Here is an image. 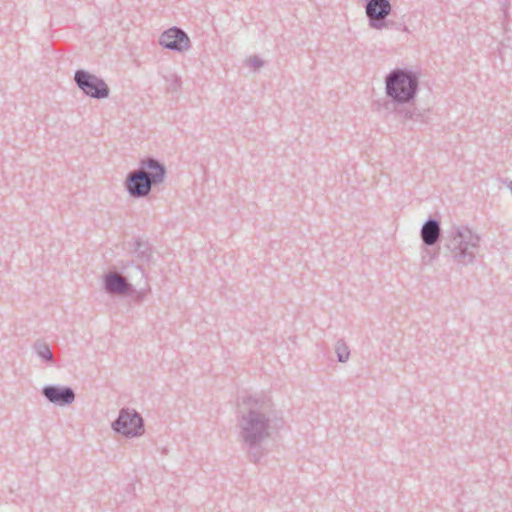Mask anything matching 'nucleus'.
<instances>
[{
	"instance_id": "obj_8",
	"label": "nucleus",
	"mask_w": 512,
	"mask_h": 512,
	"mask_svg": "<svg viewBox=\"0 0 512 512\" xmlns=\"http://www.w3.org/2000/svg\"><path fill=\"white\" fill-rule=\"evenodd\" d=\"M159 44L165 49L182 53L190 48L191 41L183 29L173 26L160 35Z\"/></svg>"
},
{
	"instance_id": "obj_3",
	"label": "nucleus",
	"mask_w": 512,
	"mask_h": 512,
	"mask_svg": "<svg viewBox=\"0 0 512 512\" xmlns=\"http://www.w3.org/2000/svg\"><path fill=\"white\" fill-rule=\"evenodd\" d=\"M481 237L465 225H453L445 238V249L458 266L474 264L480 249Z\"/></svg>"
},
{
	"instance_id": "obj_21",
	"label": "nucleus",
	"mask_w": 512,
	"mask_h": 512,
	"mask_svg": "<svg viewBox=\"0 0 512 512\" xmlns=\"http://www.w3.org/2000/svg\"><path fill=\"white\" fill-rule=\"evenodd\" d=\"M435 257H436V254H433V255H431V257H430V258H431V260H432V259H434Z\"/></svg>"
},
{
	"instance_id": "obj_20",
	"label": "nucleus",
	"mask_w": 512,
	"mask_h": 512,
	"mask_svg": "<svg viewBox=\"0 0 512 512\" xmlns=\"http://www.w3.org/2000/svg\"><path fill=\"white\" fill-rule=\"evenodd\" d=\"M263 64H264L263 60L257 55H254L249 58V65L251 67H253L254 69L261 68L263 66Z\"/></svg>"
},
{
	"instance_id": "obj_7",
	"label": "nucleus",
	"mask_w": 512,
	"mask_h": 512,
	"mask_svg": "<svg viewBox=\"0 0 512 512\" xmlns=\"http://www.w3.org/2000/svg\"><path fill=\"white\" fill-rule=\"evenodd\" d=\"M392 5L389 0H366L365 13L371 28L382 30L390 24L386 18L391 14Z\"/></svg>"
},
{
	"instance_id": "obj_17",
	"label": "nucleus",
	"mask_w": 512,
	"mask_h": 512,
	"mask_svg": "<svg viewBox=\"0 0 512 512\" xmlns=\"http://www.w3.org/2000/svg\"><path fill=\"white\" fill-rule=\"evenodd\" d=\"M335 352L337 354L338 362L345 363L350 356V350L343 339H339L335 344Z\"/></svg>"
},
{
	"instance_id": "obj_14",
	"label": "nucleus",
	"mask_w": 512,
	"mask_h": 512,
	"mask_svg": "<svg viewBox=\"0 0 512 512\" xmlns=\"http://www.w3.org/2000/svg\"><path fill=\"white\" fill-rule=\"evenodd\" d=\"M162 77L167 83L166 91L168 93H177L181 89L182 81L176 73L165 74Z\"/></svg>"
},
{
	"instance_id": "obj_5",
	"label": "nucleus",
	"mask_w": 512,
	"mask_h": 512,
	"mask_svg": "<svg viewBox=\"0 0 512 512\" xmlns=\"http://www.w3.org/2000/svg\"><path fill=\"white\" fill-rule=\"evenodd\" d=\"M111 428L127 438L139 437L145 432L143 417L131 408H122L118 417L112 422Z\"/></svg>"
},
{
	"instance_id": "obj_1",
	"label": "nucleus",
	"mask_w": 512,
	"mask_h": 512,
	"mask_svg": "<svg viewBox=\"0 0 512 512\" xmlns=\"http://www.w3.org/2000/svg\"><path fill=\"white\" fill-rule=\"evenodd\" d=\"M276 410L271 399L254 394L239 398L236 410L238 441L252 463L267 453L263 444L271 437Z\"/></svg>"
},
{
	"instance_id": "obj_15",
	"label": "nucleus",
	"mask_w": 512,
	"mask_h": 512,
	"mask_svg": "<svg viewBox=\"0 0 512 512\" xmlns=\"http://www.w3.org/2000/svg\"><path fill=\"white\" fill-rule=\"evenodd\" d=\"M134 252L137 258L145 261H149L151 257V249L149 245L141 239H136L134 243Z\"/></svg>"
},
{
	"instance_id": "obj_19",
	"label": "nucleus",
	"mask_w": 512,
	"mask_h": 512,
	"mask_svg": "<svg viewBox=\"0 0 512 512\" xmlns=\"http://www.w3.org/2000/svg\"><path fill=\"white\" fill-rule=\"evenodd\" d=\"M129 296H132L133 297V301L136 302V303H141L145 300L146 298V291L145 290H139L137 291L135 288H134V293L130 294Z\"/></svg>"
},
{
	"instance_id": "obj_16",
	"label": "nucleus",
	"mask_w": 512,
	"mask_h": 512,
	"mask_svg": "<svg viewBox=\"0 0 512 512\" xmlns=\"http://www.w3.org/2000/svg\"><path fill=\"white\" fill-rule=\"evenodd\" d=\"M406 104H391L387 111L394 112L402 120H411L413 107L405 106Z\"/></svg>"
},
{
	"instance_id": "obj_4",
	"label": "nucleus",
	"mask_w": 512,
	"mask_h": 512,
	"mask_svg": "<svg viewBox=\"0 0 512 512\" xmlns=\"http://www.w3.org/2000/svg\"><path fill=\"white\" fill-rule=\"evenodd\" d=\"M145 280V272L132 260L119 261L103 276V289L109 295L128 296L134 293L132 282Z\"/></svg>"
},
{
	"instance_id": "obj_18",
	"label": "nucleus",
	"mask_w": 512,
	"mask_h": 512,
	"mask_svg": "<svg viewBox=\"0 0 512 512\" xmlns=\"http://www.w3.org/2000/svg\"><path fill=\"white\" fill-rule=\"evenodd\" d=\"M428 114H429V110H421L416 107H413L411 121H413L414 123H421V124L428 123V120H429Z\"/></svg>"
},
{
	"instance_id": "obj_11",
	"label": "nucleus",
	"mask_w": 512,
	"mask_h": 512,
	"mask_svg": "<svg viewBox=\"0 0 512 512\" xmlns=\"http://www.w3.org/2000/svg\"><path fill=\"white\" fill-rule=\"evenodd\" d=\"M138 169L145 173L146 178L151 181L153 186L163 183L167 173L165 165L154 157L141 159Z\"/></svg>"
},
{
	"instance_id": "obj_12",
	"label": "nucleus",
	"mask_w": 512,
	"mask_h": 512,
	"mask_svg": "<svg viewBox=\"0 0 512 512\" xmlns=\"http://www.w3.org/2000/svg\"><path fill=\"white\" fill-rule=\"evenodd\" d=\"M441 223L438 219L429 217L420 229V237L424 245L434 246L441 237Z\"/></svg>"
},
{
	"instance_id": "obj_10",
	"label": "nucleus",
	"mask_w": 512,
	"mask_h": 512,
	"mask_svg": "<svg viewBox=\"0 0 512 512\" xmlns=\"http://www.w3.org/2000/svg\"><path fill=\"white\" fill-rule=\"evenodd\" d=\"M45 399L57 406H68L75 401L76 394L69 386L45 385L41 389Z\"/></svg>"
},
{
	"instance_id": "obj_6",
	"label": "nucleus",
	"mask_w": 512,
	"mask_h": 512,
	"mask_svg": "<svg viewBox=\"0 0 512 512\" xmlns=\"http://www.w3.org/2000/svg\"><path fill=\"white\" fill-rule=\"evenodd\" d=\"M74 81L83 94L90 98L101 100L108 98L110 95V88L106 82L84 69L75 71Z\"/></svg>"
},
{
	"instance_id": "obj_2",
	"label": "nucleus",
	"mask_w": 512,
	"mask_h": 512,
	"mask_svg": "<svg viewBox=\"0 0 512 512\" xmlns=\"http://www.w3.org/2000/svg\"><path fill=\"white\" fill-rule=\"evenodd\" d=\"M388 101L378 102V110L390 109L391 104H413L419 92V74L407 68H395L384 79Z\"/></svg>"
},
{
	"instance_id": "obj_13",
	"label": "nucleus",
	"mask_w": 512,
	"mask_h": 512,
	"mask_svg": "<svg viewBox=\"0 0 512 512\" xmlns=\"http://www.w3.org/2000/svg\"><path fill=\"white\" fill-rule=\"evenodd\" d=\"M33 351L34 353L43 361V362H47V363H54V356H53V353L51 352L50 350V347L49 345L42 341V340H37L34 344H33Z\"/></svg>"
},
{
	"instance_id": "obj_9",
	"label": "nucleus",
	"mask_w": 512,
	"mask_h": 512,
	"mask_svg": "<svg viewBox=\"0 0 512 512\" xmlns=\"http://www.w3.org/2000/svg\"><path fill=\"white\" fill-rule=\"evenodd\" d=\"M153 184L148 180L143 171L139 169L129 172L125 180V189L133 198L147 197Z\"/></svg>"
}]
</instances>
